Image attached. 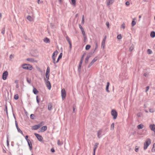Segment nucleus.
Wrapping results in <instances>:
<instances>
[{"mask_svg":"<svg viewBox=\"0 0 155 155\" xmlns=\"http://www.w3.org/2000/svg\"><path fill=\"white\" fill-rule=\"evenodd\" d=\"M151 143V140L149 138L147 139L144 144V150H146L147 149L149 146L150 144Z\"/></svg>","mask_w":155,"mask_h":155,"instance_id":"1","label":"nucleus"},{"mask_svg":"<svg viewBox=\"0 0 155 155\" xmlns=\"http://www.w3.org/2000/svg\"><path fill=\"white\" fill-rule=\"evenodd\" d=\"M21 67L24 69L29 70H31L32 69V66L29 64H24L22 65Z\"/></svg>","mask_w":155,"mask_h":155,"instance_id":"2","label":"nucleus"},{"mask_svg":"<svg viewBox=\"0 0 155 155\" xmlns=\"http://www.w3.org/2000/svg\"><path fill=\"white\" fill-rule=\"evenodd\" d=\"M58 51L57 50L55 51L53 54L52 58L53 59V62L54 64H55V58L58 54Z\"/></svg>","mask_w":155,"mask_h":155,"instance_id":"3","label":"nucleus"},{"mask_svg":"<svg viewBox=\"0 0 155 155\" xmlns=\"http://www.w3.org/2000/svg\"><path fill=\"white\" fill-rule=\"evenodd\" d=\"M43 123L42 122L38 124L35 125L33 126L32 127V129L33 130H37L38 128H40L42 125Z\"/></svg>","mask_w":155,"mask_h":155,"instance_id":"4","label":"nucleus"},{"mask_svg":"<svg viewBox=\"0 0 155 155\" xmlns=\"http://www.w3.org/2000/svg\"><path fill=\"white\" fill-rule=\"evenodd\" d=\"M111 114L113 116L114 119H116L117 115V113L115 110H112L111 111Z\"/></svg>","mask_w":155,"mask_h":155,"instance_id":"5","label":"nucleus"},{"mask_svg":"<svg viewBox=\"0 0 155 155\" xmlns=\"http://www.w3.org/2000/svg\"><path fill=\"white\" fill-rule=\"evenodd\" d=\"M61 96L63 100L66 97V93L64 88L62 89L61 91Z\"/></svg>","mask_w":155,"mask_h":155,"instance_id":"6","label":"nucleus"},{"mask_svg":"<svg viewBox=\"0 0 155 155\" xmlns=\"http://www.w3.org/2000/svg\"><path fill=\"white\" fill-rule=\"evenodd\" d=\"M34 134L37 137V138L38 139L39 141L41 142H42V141L43 138L41 135L36 133H35Z\"/></svg>","mask_w":155,"mask_h":155,"instance_id":"7","label":"nucleus"},{"mask_svg":"<svg viewBox=\"0 0 155 155\" xmlns=\"http://www.w3.org/2000/svg\"><path fill=\"white\" fill-rule=\"evenodd\" d=\"M45 80L46 86L48 87V89L50 90L51 86L50 82L48 80H46V78L45 79Z\"/></svg>","mask_w":155,"mask_h":155,"instance_id":"8","label":"nucleus"},{"mask_svg":"<svg viewBox=\"0 0 155 155\" xmlns=\"http://www.w3.org/2000/svg\"><path fill=\"white\" fill-rule=\"evenodd\" d=\"M8 75V73L7 71H5L3 74L2 78L4 80H5L7 78V77Z\"/></svg>","mask_w":155,"mask_h":155,"instance_id":"9","label":"nucleus"},{"mask_svg":"<svg viewBox=\"0 0 155 155\" xmlns=\"http://www.w3.org/2000/svg\"><path fill=\"white\" fill-rule=\"evenodd\" d=\"M106 37L105 36L103 40L102 41V44H101V46L103 47V48H104V45L106 41Z\"/></svg>","mask_w":155,"mask_h":155,"instance_id":"10","label":"nucleus"},{"mask_svg":"<svg viewBox=\"0 0 155 155\" xmlns=\"http://www.w3.org/2000/svg\"><path fill=\"white\" fill-rule=\"evenodd\" d=\"M150 129L152 131H155V125L151 124L150 125Z\"/></svg>","mask_w":155,"mask_h":155,"instance_id":"11","label":"nucleus"},{"mask_svg":"<svg viewBox=\"0 0 155 155\" xmlns=\"http://www.w3.org/2000/svg\"><path fill=\"white\" fill-rule=\"evenodd\" d=\"M114 2V0H108L107 1V6L112 4Z\"/></svg>","mask_w":155,"mask_h":155,"instance_id":"12","label":"nucleus"},{"mask_svg":"<svg viewBox=\"0 0 155 155\" xmlns=\"http://www.w3.org/2000/svg\"><path fill=\"white\" fill-rule=\"evenodd\" d=\"M27 142L30 149L31 150L32 147V144L30 140H28Z\"/></svg>","mask_w":155,"mask_h":155,"instance_id":"13","label":"nucleus"},{"mask_svg":"<svg viewBox=\"0 0 155 155\" xmlns=\"http://www.w3.org/2000/svg\"><path fill=\"white\" fill-rule=\"evenodd\" d=\"M47 127L46 126L42 127L41 129V132H44L47 130Z\"/></svg>","mask_w":155,"mask_h":155,"instance_id":"14","label":"nucleus"},{"mask_svg":"<svg viewBox=\"0 0 155 155\" xmlns=\"http://www.w3.org/2000/svg\"><path fill=\"white\" fill-rule=\"evenodd\" d=\"M98 145V143H95V145L94 147V151L95 152L97 148Z\"/></svg>","mask_w":155,"mask_h":155,"instance_id":"15","label":"nucleus"},{"mask_svg":"<svg viewBox=\"0 0 155 155\" xmlns=\"http://www.w3.org/2000/svg\"><path fill=\"white\" fill-rule=\"evenodd\" d=\"M143 125L142 124H140L137 126V127L138 129H140L143 128Z\"/></svg>","mask_w":155,"mask_h":155,"instance_id":"16","label":"nucleus"},{"mask_svg":"<svg viewBox=\"0 0 155 155\" xmlns=\"http://www.w3.org/2000/svg\"><path fill=\"white\" fill-rule=\"evenodd\" d=\"M102 132V130H99L97 132V136L99 138H100V136L101 135Z\"/></svg>","mask_w":155,"mask_h":155,"instance_id":"17","label":"nucleus"},{"mask_svg":"<svg viewBox=\"0 0 155 155\" xmlns=\"http://www.w3.org/2000/svg\"><path fill=\"white\" fill-rule=\"evenodd\" d=\"M150 37L151 38H154L155 36V32L154 31H153L151 32L150 33Z\"/></svg>","mask_w":155,"mask_h":155,"instance_id":"18","label":"nucleus"},{"mask_svg":"<svg viewBox=\"0 0 155 155\" xmlns=\"http://www.w3.org/2000/svg\"><path fill=\"white\" fill-rule=\"evenodd\" d=\"M33 91L34 93L35 94H38V91H37V89L35 88H33Z\"/></svg>","mask_w":155,"mask_h":155,"instance_id":"19","label":"nucleus"},{"mask_svg":"<svg viewBox=\"0 0 155 155\" xmlns=\"http://www.w3.org/2000/svg\"><path fill=\"white\" fill-rule=\"evenodd\" d=\"M90 56L89 55L87 56L86 58H85V63L86 64H87L88 62V59L90 58Z\"/></svg>","mask_w":155,"mask_h":155,"instance_id":"20","label":"nucleus"},{"mask_svg":"<svg viewBox=\"0 0 155 155\" xmlns=\"http://www.w3.org/2000/svg\"><path fill=\"white\" fill-rule=\"evenodd\" d=\"M16 127L17 128V130H18V131L21 134H22V135H23V132H22L21 130L19 128V127H18V125L17 124H16Z\"/></svg>","mask_w":155,"mask_h":155,"instance_id":"21","label":"nucleus"},{"mask_svg":"<svg viewBox=\"0 0 155 155\" xmlns=\"http://www.w3.org/2000/svg\"><path fill=\"white\" fill-rule=\"evenodd\" d=\"M135 19H133L131 25L132 27L134 26L136 24V22L134 21Z\"/></svg>","mask_w":155,"mask_h":155,"instance_id":"22","label":"nucleus"},{"mask_svg":"<svg viewBox=\"0 0 155 155\" xmlns=\"http://www.w3.org/2000/svg\"><path fill=\"white\" fill-rule=\"evenodd\" d=\"M110 85V83L109 82H107V85L106 87V90L107 92H109V91L108 90V87H109Z\"/></svg>","mask_w":155,"mask_h":155,"instance_id":"23","label":"nucleus"},{"mask_svg":"<svg viewBox=\"0 0 155 155\" xmlns=\"http://www.w3.org/2000/svg\"><path fill=\"white\" fill-rule=\"evenodd\" d=\"M44 41L45 42H46V43H49L50 42V40L48 38H45L44 39Z\"/></svg>","mask_w":155,"mask_h":155,"instance_id":"24","label":"nucleus"},{"mask_svg":"<svg viewBox=\"0 0 155 155\" xmlns=\"http://www.w3.org/2000/svg\"><path fill=\"white\" fill-rule=\"evenodd\" d=\"M52 108V106L51 104H49L48 105V109L50 110H51Z\"/></svg>","mask_w":155,"mask_h":155,"instance_id":"25","label":"nucleus"},{"mask_svg":"<svg viewBox=\"0 0 155 155\" xmlns=\"http://www.w3.org/2000/svg\"><path fill=\"white\" fill-rule=\"evenodd\" d=\"M27 60L31 62H33L34 61V59L31 58H28L27 59Z\"/></svg>","mask_w":155,"mask_h":155,"instance_id":"26","label":"nucleus"},{"mask_svg":"<svg viewBox=\"0 0 155 155\" xmlns=\"http://www.w3.org/2000/svg\"><path fill=\"white\" fill-rule=\"evenodd\" d=\"M50 71V69L49 67H48L47 69V71L46 72V74H49Z\"/></svg>","mask_w":155,"mask_h":155,"instance_id":"27","label":"nucleus"},{"mask_svg":"<svg viewBox=\"0 0 155 155\" xmlns=\"http://www.w3.org/2000/svg\"><path fill=\"white\" fill-rule=\"evenodd\" d=\"M91 48V46L90 45H86V47H85V49L87 50H88L90 49V48Z\"/></svg>","mask_w":155,"mask_h":155,"instance_id":"28","label":"nucleus"},{"mask_svg":"<svg viewBox=\"0 0 155 155\" xmlns=\"http://www.w3.org/2000/svg\"><path fill=\"white\" fill-rule=\"evenodd\" d=\"M84 22V15H82L81 20V23L83 24Z\"/></svg>","mask_w":155,"mask_h":155,"instance_id":"29","label":"nucleus"},{"mask_svg":"<svg viewBox=\"0 0 155 155\" xmlns=\"http://www.w3.org/2000/svg\"><path fill=\"white\" fill-rule=\"evenodd\" d=\"M114 123H112L110 127V129L111 130H113L114 129Z\"/></svg>","mask_w":155,"mask_h":155,"instance_id":"30","label":"nucleus"},{"mask_svg":"<svg viewBox=\"0 0 155 155\" xmlns=\"http://www.w3.org/2000/svg\"><path fill=\"white\" fill-rule=\"evenodd\" d=\"M14 98L15 100H17L18 98V95L17 94L15 95L14 96Z\"/></svg>","mask_w":155,"mask_h":155,"instance_id":"31","label":"nucleus"},{"mask_svg":"<svg viewBox=\"0 0 155 155\" xmlns=\"http://www.w3.org/2000/svg\"><path fill=\"white\" fill-rule=\"evenodd\" d=\"M71 2L73 5L75 6L76 5L75 0H71Z\"/></svg>","mask_w":155,"mask_h":155,"instance_id":"32","label":"nucleus"},{"mask_svg":"<svg viewBox=\"0 0 155 155\" xmlns=\"http://www.w3.org/2000/svg\"><path fill=\"white\" fill-rule=\"evenodd\" d=\"M27 19L28 20H29L30 21H31L32 18L31 16H30L29 15L27 17Z\"/></svg>","mask_w":155,"mask_h":155,"instance_id":"33","label":"nucleus"},{"mask_svg":"<svg viewBox=\"0 0 155 155\" xmlns=\"http://www.w3.org/2000/svg\"><path fill=\"white\" fill-rule=\"evenodd\" d=\"M82 34H83V35L84 36V37H85V32L84 31V29L82 30H81Z\"/></svg>","mask_w":155,"mask_h":155,"instance_id":"34","label":"nucleus"},{"mask_svg":"<svg viewBox=\"0 0 155 155\" xmlns=\"http://www.w3.org/2000/svg\"><path fill=\"white\" fill-rule=\"evenodd\" d=\"M81 65H82L79 64L78 69V71H80L81 67Z\"/></svg>","mask_w":155,"mask_h":155,"instance_id":"35","label":"nucleus"},{"mask_svg":"<svg viewBox=\"0 0 155 155\" xmlns=\"http://www.w3.org/2000/svg\"><path fill=\"white\" fill-rule=\"evenodd\" d=\"M35 115L33 114H31L30 115V118L31 119H34V118Z\"/></svg>","mask_w":155,"mask_h":155,"instance_id":"36","label":"nucleus"},{"mask_svg":"<svg viewBox=\"0 0 155 155\" xmlns=\"http://www.w3.org/2000/svg\"><path fill=\"white\" fill-rule=\"evenodd\" d=\"M125 24L124 23L121 26V28H123V29H124L125 28Z\"/></svg>","mask_w":155,"mask_h":155,"instance_id":"37","label":"nucleus"},{"mask_svg":"<svg viewBox=\"0 0 155 155\" xmlns=\"http://www.w3.org/2000/svg\"><path fill=\"white\" fill-rule=\"evenodd\" d=\"M117 38L119 39H121L122 36L120 35H119L117 36Z\"/></svg>","mask_w":155,"mask_h":155,"instance_id":"38","label":"nucleus"},{"mask_svg":"<svg viewBox=\"0 0 155 155\" xmlns=\"http://www.w3.org/2000/svg\"><path fill=\"white\" fill-rule=\"evenodd\" d=\"M5 33V28H4L2 29V33L4 35Z\"/></svg>","mask_w":155,"mask_h":155,"instance_id":"39","label":"nucleus"},{"mask_svg":"<svg viewBox=\"0 0 155 155\" xmlns=\"http://www.w3.org/2000/svg\"><path fill=\"white\" fill-rule=\"evenodd\" d=\"M66 39H67V41H68V43L71 42L70 41V39L68 37H66Z\"/></svg>","mask_w":155,"mask_h":155,"instance_id":"40","label":"nucleus"},{"mask_svg":"<svg viewBox=\"0 0 155 155\" xmlns=\"http://www.w3.org/2000/svg\"><path fill=\"white\" fill-rule=\"evenodd\" d=\"M49 74H46V78L47 79V80H48L49 79Z\"/></svg>","mask_w":155,"mask_h":155,"instance_id":"41","label":"nucleus"},{"mask_svg":"<svg viewBox=\"0 0 155 155\" xmlns=\"http://www.w3.org/2000/svg\"><path fill=\"white\" fill-rule=\"evenodd\" d=\"M62 53H61L60 54L58 58H59V59H61L62 58Z\"/></svg>","mask_w":155,"mask_h":155,"instance_id":"42","label":"nucleus"},{"mask_svg":"<svg viewBox=\"0 0 155 155\" xmlns=\"http://www.w3.org/2000/svg\"><path fill=\"white\" fill-rule=\"evenodd\" d=\"M94 63V62H92V61L91 62V63L90 64L88 68L90 67Z\"/></svg>","mask_w":155,"mask_h":155,"instance_id":"43","label":"nucleus"},{"mask_svg":"<svg viewBox=\"0 0 155 155\" xmlns=\"http://www.w3.org/2000/svg\"><path fill=\"white\" fill-rule=\"evenodd\" d=\"M149 111L151 113H153L154 112V110L153 109H149Z\"/></svg>","mask_w":155,"mask_h":155,"instance_id":"44","label":"nucleus"},{"mask_svg":"<svg viewBox=\"0 0 155 155\" xmlns=\"http://www.w3.org/2000/svg\"><path fill=\"white\" fill-rule=\"evenodd\" d=\"M69 44L70 49V50H71V49L72 48V47L71 42L69 43Z\"/></svg>","mask_w":155,"mask_h":155,"instance_id":"45","label":"nucleus"},{"mask_svg":"<svg viewBox=\"0 0 155 155\" xmlns=\"http://www.w3.org/2000/svg\"><path fill=\"white\" fill-rule=\"evenodd\" d=\"M57 144L58 145H61V142L59 140H58L57 141Z\"/></svg>","mask_w":155,"mask_h":155,"instance_id":"46","label":"nucleus"},{"mask_svg":"<svg viewBox=\"0 0 155 155\" xmlns=\"http://www.w3.org/2000/svg\"><path fill=\"white\" fill-rule=\"evenodd\" d=\"M85 53H84L83 54V55H82V56L81 58V60H83L84 57V56H85Z\"/></svg>","mask_w":155,"mask_h":155,"instance_id":"47","label":"nucleus"},{"mask_svg":"<svg viewBox=\"0 0 155 155\" xmlns=\"http://www.w3.org/2000/svg\"><path fill=\"white\" fill-rule=\"evenodd\" d=\"M28 135L26 136L25 137V139L26 140L27 142L28 141V140H30L29 139H28Z\"/></svg>","mask_w":155,"mask_h":155,"instance_id":"48","label":"nucleus"},{"mask_svg":"<svg viewBox=\"0 0 155 155\" xmlns=\"http://www.w3.org/2000/svg\"><path fill=\"white\" fill-rule=\"evenodd\" d=\"M125 4L127 6H128L130 4V3L129 2L127 1L125 3Z\"/></svg>","mask_w":155,"mask_h":155,"instance_id":"49","label":"nucleus"},{"mask_svg":"<svg viewBox=\"0 0 155 155\" xmlns=\"http://www.w3.org/2000/svg\"><path fill=\"white\" fill-rule=\"evenodd\" d=\"M79 28H80V29H81V30H84V29L83 28H82V27L81 26V25H79Z\"/></svg>","mask_w":155,"mask_h":155,"instance_id":"50","label":"nucleus"},{"mask_svg":"<svg viewBox=\"0 0 155 155\" xmlns=\"http://www.w3.org/2000/svg\"><path fill=\"white\" fill-rule=\"evenodd\" d=\"M106 25L107 26L108 28L109 27V23L108 22H107L106 23Z\"/></svg>","mask_w":155,"mask_h":155,"instance_id":"51","label":"nucleus"},{"mask_svg":"<svg viewBox=\"0 0 155 155\" xmlns=\"http://www.w3.org/2000/svg\"><path fill=\"white\" fill-rule=\"evenodd\" d=\"M147 51H148V52H149V54H151V53H152V51H151L150 49H148V50H147Z\"/></svg>","mask_w":155,"mask_h":155,"instance_id":"52","label":"nucleus"},{"mask_svg":"<svg viewBox=\"0 0 155 155\" xmlns=\"http://www.w3.org/2000/svg\"><path fill=\"white\" fill-rule=\"evenodd\" d=\"M149 86H147L146 87V92H147L149 90Z\"/></svg>","mask_w":155,"mask_h":155,"instance_id":"53","label":"nucleus"},{"mask_svg":"<svg viewBox=\"0 0 155 155\" xmlns=\"http://www.w3.org/2000/svg\"><path fill=\"white\" fill-rule=\"evenodd\" d=\"M83 60H81V61H80V63H79V64L82 65V63H83Z\"/></svg>","mask_w":155,"mask_h":155,"instance_id":"54","label":"nucleus"},{"mask_svg":"<svg viewBox=\"0 0 155 155\" xmlns=\"http://www.w3.org/2000/svg\"><path fill=\"white\" fill-rule=\"evenodd\" d=\"M97 47H98L97 44V43L96 42V47H95V49H97Z\"/></svg>","mask_w":155,"mask_h":155,"instance_id":"55","label":"nucleus"},{"mask_svg":"<svg viewBox=\"0 0 155 155\" xmlns=\"http://www.w3.org/2000/svg\"><path fill=\"white\" fill-rule=\"evenodd\" d=\"M138 150H139V149L138 148H136L135 149V150L136 152H137L138 151Z\"/></svg>","mask_w":155,"mask_h":155,"instance_id":"56","label":"nucleus"},{"mask_svg":"<svg viewBox=\"0 0 155 155\" xmlns=\"http://www.w3.org/2000/svg\"><path fill=\"white\" fill-rule=\"evenodd\" d=\"M38 96L37 97V101L38 103L39 102V101L38 99Z\"/></svg>","mask_w":155,"mask_h":155,"instance_id":"57","label":"nucleus"},{"mask_svg":"<svg viewBox=\"0 0 155 155\" xmlns=\"http://www.w3.org/2000/svg\"><path fill=\"white\" fill-rule=\"evenodd\" d=\"M60 59H59V58H58L57 61H56V62L58 63ZM55 63H56V62H55Z\"/></svg>","mask_w":155,"mask_h":155,"instance_id":"58","label":"nucleus"},{"mask_svg":"<svg viewBox=\"0 0 155 155\" xmlns=\"http://www.w3.org/2000/svg\"><path fill=\"white\" fill-rule=\"evenodd\" d=\"M51 151L52 152H54V149H52L51 150Z\"/></svg>","mask_w":155,"mask_h":155,"instance_id":"59","label":"nucleus"},{"mask_svg":"<svg viewBox=\"0 0 155 155\" xmlns=\"http://www.w3.org/2000/svg\"><path fill=\"white\" fill-rule=\"evenodd\" d=\"M96 61V60H95L94 59H93V60L92 61V62H94V63Z\"/></svg>","mask_w":155,"mask_h":155,"instance_id":"60","label":"nucleus"},{"mask_svg":"<svg viewBox=\"0 0 155 155\" xmlns=\"http://www.w3.org/2000/svg\"><path fill=\"white\" fill-rule=\"evenodd\" d=\"M140 114H140V113L138 114H137V116H138V117H140V115H141Z\"/></svg>","mask_w":155,"mask_h":155,"instance_id":"61","label":"nucleus"},{"mask_svg":"<svg viewBox=\"0 0 155 155\" xmlns=\"http://www.w3.org/2000/svg\"><path fill=\"white\" fill-rule=\"evenodd\" d=\"M38 4H40L41 2H40V0H38Z\"/></svg>","mask_w":155,"mask_h":155,"instance_id":"62","label":"nucleus"},{"mask_svg":"<svg viewBox=\"0 0 155 155\" xmlns=\"http://www.w3.org/2000/svg\"><path fill=\"white\" fill-rule=\"evenodd\" d=\"M7 144L8 145H9V142L8 140L7 141Z\"/></svg>","mask_w":155,"mask_h":155,"instance_id":"63","label":"nucleus"},{"mask_svg":"<svg viewBox=\"0 0 155 155\" xmlns=\"http://www.w3.org/2000/svg\"><path fill=\"white\" fill-rule=\"evenodd\" d=\"M144 76H145V77H146V76H147V74H144Z\"/></svg>","mask_w":155,"mask_h":155,"instance_id":"64","label":"nucleus"}]
</instances>
